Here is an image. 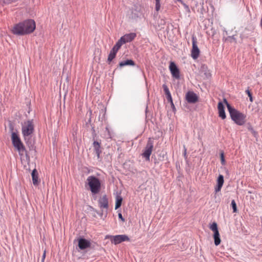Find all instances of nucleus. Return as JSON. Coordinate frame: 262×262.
<instances>
[{
  "label": "nucleus",
  "mask_w": 262,
  "mask_h": 262,
  "mask_svg": "<svg viewBox=\"0 0 262 262\" xmlns=\"http://www.w3.org/2000/svg\"><path fill=\"white\" fill-rule=\"evenodd\" d=\"M35 28V21L28 19L14 25L11 29V32L16 35H24L32 33Z\"/></svg>",
  "instance_id": "obj_1"
},
{
  "label": "nucleus",
  "mask_w": 262,
  "mask_h": 262,
  "mask_svg": "<svg viewBox=\"0 0 262 262\" xmlns=\"http://www.w3.org/2000/svg\"><path fill=\"white\" fill-rule=\"evenodd\" d=\"M118 217L122 221L124 222V219L121 213H118Z\"/></svg>",
  "instance_id": "obj_32"
},
{
  "label": "nucleus",
  "mask_w": 262,
  "mask_h": 262,
  "mask_svg": "<svg viewBox=\"0 0 262 262\" xmlns=\"http://www.w3.org/2000/svg\"><path fill=\"white\" fill-rule=\"evenodd\" d=\"M186 99L189 103H194L198 101V98L193 92H188L186 95Z\"/></svg>",
  "instance_id": "obj_13"
},
{
  "label": "nucleus",
  "mask_w": 262,
  "mask_h": 262,
  "mask_svg": "<svg viewBox=\"0 0 262 262\" xmlns=\"http://www.w3.org/2000/svg\"><path fill=\"white\" fill-rule=\"evenodd\" d=\"M135 62L131 59H128L126 61H123L119 63V66L122 67L125 66H134Z\"/></svg>",
  "instance_id": "obj_21"
},
{
  "label": "nucleus",
  "mask_w": 262,
  "mask_h": 262,
  "mask_svg": "<svg viewBox=\"0 0 262 262\" xmlns=\"http://www.w3.org/2000/svg\"><path fill=\"white\" fill-rule=\"evenodd\" d=\"M99 206L101 209L107 210L108 207V202L107 196L104 195L98 201Z\"/></svg>",
  "instance_id": "obj_11"
},
{
  "label": "nucleus",
  "mask_w": 262,
  "mask_h": 262,
  "mask_svg": "<svg viewBox=\"0 0 262 262\" xmlns=\"http://www.w3.org/2000/svg\"><path fill=\"white\" fill-rule=\"evenodd\" d=\"M93 146L98 158H99L101 150L100 149V144L97 141H94Z\"/></svg>",
  "instance_id": "obj_18"
},
{
  "label": "nucleus",
  "mask_w": 262,
  "mask_h": 262,
  "mask_svg": "<svg viewBox=\"0 0 262 262\" xmlns=\"http://www.w3.org/2000/svg\"><path fill=\"white\" fill-rule=\"evenodd\" d=\"M11 140L13 146L16 147L23 144L18 134L15 132H12L11 134Z\"/></svg>",
  "instance_id": "obj_10"
},
{
  "label": "nucleus",
  "mask_w": 262,
  "mask_h": 262,
  "mask_svg": "<svg viewBox=\"0 0 262 262\" xmlns=\"http://www.w3.org/2000/svg\"><path fill=\"white\" fill-rule=\"evenodd\" d=\"M210 229L213 232V238L214 239V244L218 246L221 244V239L220 233L217 228V224L215 222L210 226Z\"/></svg>",
  "instance_id": "obj_8"
},
{
  "label": "nucleus",
  "mask_w": 262,
  "mask_h": 262,
  "mask_svg": "<svg viewBox=\"0 0 262 262\" xmlns=\"http://www.w3.org/2000/svg\"><path fill=\"white\" fill-rule=\"evenodd\" d=\"M14 148L18 151L19 155L20 156L21 158L24 155L27 154V150L24 144L15 147Z\"/></svg>",
  "instance_id": "obj_17"
},
{
  "label": "nucleus",
  "mask_w": 262,
  "mask_h": 262,
  "mask_svg": "<svg viewBox=\"0 0 262 262\" xmlns=\"http://www.w3.org/2000/svg\"><path fill=\"white\" fill-rule=\"evenodd\" d=\"M153 147V141L151 139H149L143 152L142 154V157L145 158L146 161H149L150 156L152 151Z\"/></svg>",
  "instance_id": "obj_5"
},
{
  "label": "nucleus",
  "mask_w": 262,
  "mask_h": 262,
  "mask_svg": "<svg viewBox=\"0 0 262 262\" xmlns=\"http://www.w3.org/2000/svg\"><path fill=\"white\" fill-rule=\"evenodd\" d=\"M246 93L248 95V97H249L250 101L251 102H252L253 99H252V94L249 89H247V90H246Z\"/></svg>",
  "instance_id": "obj_29"
},
{
  "label": "nucleus",
  "mask_w": 262,
  "mask_h": 262,
  "mask_svg": "<svg viewBox=\"0 0 262 262\" xmlns=\"http://www.w3.org/2000/svg\"><path fill=\"white\" fill-rule=\"evenodd\" d=\"M231 206L232 207V209H233V212L234 213H236L237 212V207H236V203L235 202V201L233 200L231 201Z\"/></svg>",
  "instance_id": "obj_26"
},
{
  "label": "nucleus",
  "mask_w": 262,
  "mask_h": 262,
  "mask_svg": "<svg viewBox=\"0 0 262 262\" xmlns=\"http://www.w3.org/2000/svg\"><path fill=\"white\" fill-rule=\"evenodd\" d=\"M225 41H229L230 42H232V41H234L235 42H236V39H235V38L234 37V36L227 37V38H226Z\"/></svg>",
  "instance_id": "obj_27"
},
{
  "label": "nucleus",
  "mask_w": 262,
  "mask_h": 262,
  "mask_svg": "<svg viewBox=\"0 0 262 262\" xmlns=\"http://www.w3.org/2000/svg\"><path fill=\"white\" fill-rule=\"evenodd\" d=\"M220 157H221V163L223 165H224L225 164V160L224 157V154L222 151L220 154Z\"/></svg>",
  "instance_id": "obj_28"
},
{
  "label": "nucleus",
  "mask_w": 262,
  "mask_h": 262,
  "mask_svg": "<svg viewBox=\"0 0 262 262\" xmlns=\"http://www.w3.org/2000/svg\"><path fill=\"white\" fill-rule=\"evenodd\" d=\"M124 43L123 42V40H122L121 38H120V39L116 42V45L114 46L113 48L115 50L118 51L121 46Z\"/></svg>",
  "instance_id": "obj_24"
},
{
  "label": "nucleus",
  "mask_w": 262,
  "mask_h": 262,
  "mask_svg": "<svg viewBox=\"0 0 262 262\" xmlns=\"http://www.w3.org/2000/svg\"><path fill=\"white\" fill-rule=\"evenodd\" d=\"M169 70L173 77L177 79L180 78V70L173 62L170 63Z\"/></svg>",
  "instance_id": "obj_9"
},
{
  "label": "nucleus",
  "mask_w": 262,
  "mask_h": 262,
  "mask_svg": "<svg viewBox=\"0 0 262 262\" xmlns=\"http://www.w3.org/2000/svg\"><path fill=\"white\" fill-rule=\"evenodd\" d=\"M106 238H110L112 243L118 244L124 241H129V237L126 235H117L115 236H106Z\"/></svg>",
  "instance_id": "obj_6"
},
{
  "label": "nucleus",
  "mask_w": 262,
  "mask_h": 262,
  "mask_svg": "<svg viewBox=\"0 0 262 262\" xmlns=\"http://www.w3.org/2000/svg\"><path fill=\"white\" fill-rule=\"evenodd\" d=\"M161 0H155V10L157 12H159L161 8Z\"/></svg>",
  "instance_id": "obj_25"
},
{
  "label": "nucleus",
  "mask_w": 262,
  "mask_h": 262,
  "mask_svg": "<svg viewBox=\"0 0 262 262\" xmlns=\"http://www.w3.org/2000/svg\"><path fill=\"white\" fill-rule=\"evenodd\" d=\"M117 52V51L115 50L113 48L111 50L107 58L108 61L111 62L115 58Z\"/></svg>",
  "instance_id": "obj_22"
},
{
  "label": "nucleus",
  "mask_w": 262,
  "mask_h": 262,
  "mask_svg": "<svg viewBox=\"0 0 262 262\" xmlns=\"http://www.w3.org/2000/svg\"><path fill=\"white\" fill-rule=\"evenodd\" d=\"M178 2H180L185 7V8L187 10H189V7L186 4H185L182 0H177Z\"/></svg>",
  "instance_id": "obj_30"
},
{
  "label": "nucleus",
  "mask_w": 262,
  "mask_h": 262,
  "mask_svg": "<svg viewBox=\"0 0 262 262\" xmlns=\"http://www.w3.org/2000/svg\"><path fill=\"white\" fill-rule=\"evenodd\" d=\"M224 102L227 105L231 119L238 125L245 124L246 121V115L232 107L226 99H224Z\"/></svg>",
  "instance_id": "obj_2"
},
{
  "label": "nucleus",
  "mask_w": 262,
  "mask_h": 262,
  "mask_svg": "<svg viewBox=\"0 0 262 262\" xmlns=\"http://www.w3.org/2000/svg\"><path fill=\"white\" fill-rule=\"evenodd\" d=\"M260 24L262 26V17H261V20H260Z\"/></svg>",
  "instance_id": "obj_34"
},
{
  "label": "nucleus",
  "mask_w": 262,
  "mask_h": 262,
  "mask_svg": "<svg viewBox=\"0 0 262 262\" xmlns=\"http://www.w3.org/2000/svg\"><path fill=\"white\" fill-rule=\"evenodd\" d=\"M46 250H45L43 252L42 257V262H44L45 259L46 258Z\"/></svg>",
  "instance_id": "obj_31"
},
{
  "label": "nucleus",
  "mask_w": 262,
  "mask_h": 262,
  "mask_svg": "<svg viewBox=\"0 0 262 262\" xmlns=\"http://www.w3.org/2000/svg\"><path fill=\"white\" fill-rule=\"evenodd\" d=\"M217 108L219 111V116L222 119H225L226 117L224 110V106L222 102H219L217 104Z\"/></svg>",
  "instance_id": "obj_16"
},
{
  "label": "nucleus",
  "mask_w": 262,
  "mask_h": 262,
  "mask_svg": "<svg viewBox=\"0 0 262 262\" xmlns=\"http://www.w3.org/2000/svg\"><path fill=\"white\" fill-rule=\"evenodd\" d=\"M192 44L191 56L193 59H196L200 55V51L197 46V39L194 36L192 38Z\"/></svg>",
  "instance_id": "obj_7"
},
{
  "label": "nucleus",
  "mask_w": 262,
  "mask_h": 262,
  "mask_svg": "<svg viewBox=\"0 0 262 262\" xmlns=\"http://www.w3.org/2000/svg\"><path fill=\"white\" fill-rule=\"evenodd\" d=\"M186 148H184V156L185 158H187V153H186Z\"/></svg>",
  "instance_id": "obj_33"
},
{
  "label": "nucleus",
  "mask_w": 262,
  "mask_h": 262,
  "mask_svg": "<svg viewBox=\"0 0 262 262\" xmlns=\"http://www.w3.org/2000/svg\"><path fill=\"white\" fill-rule=\"evenodd\" d=\"M224 182V177L223 175L220 174L217 180V185L215 187V191L216 192L221 191V188Z\"/></svg>",
  "instance_id": "obj_15"
},
{
  "label": "nucleus",
  "mask_w": 262,
  "mask_h": 262,
  "mask_svg": "<svg viewBox=\"0 0 262 262\" xmlns=\"http://www.w3.org/2000/svg\"><path fill=\"white\" fill-rule=\"evenodd\" d=\"M34 132V124L31 120L24 122L22 125V134L24 137L31 135Z\"/></svg>",
  "instance_id": "obj_4"
},
{
  "label": "nucleus",
  "mask_w": 262,
  "mask_h": 262,
  "mask_svg": "<svg viewBox=\"0 0 262 262\" xmlns=\"http://www.w3.org/2000/svg\"><path fill=\"white\" fill-rule=\"evenodd\" d=\"M163 88L164 91L165 92V94L166 96V98H167V100L172 103V97H171L170 93L169 91V89H168L167 86L165 84H163Z\"/></svg>",
  "instance_id": "obj_20"
},
{
  "label": "nucleus",
  "mask_w": 262,
  "mask_h": 262,
  "mask_svg": "<svg viewBox=\"0 0 262 262\" xmlns=\"http://www.w3.org/2000/svg\"><path fill=\"white\" fill-rule=\"evenodd\" d=\"M87 184L93 194L98 193L101 189V182L100 180L94 176H89L87 179Z\"/></svg>",
  "instance_id": "obj_3"
},
{
  "label": "nucleus",
  "mask_w": 262,
  "mask_h": 262,
  "mask_svg": "<svg viewBox=\"0 0 262 262\" xmlns=\"http://www.w3.org/2000/svg\"><path fill=\"white\" fill-rule=\"evenodd\" d=\"M122 198L120 195H117L116 198L115 209L119 208L122 204Z\"/></svg>",
  "instance_id": "obj_23"
},
{
  "label": "nucleus",
  "mask_w": 262,
  "mask_h": 262,
  "mask_svg": "<svg viewBox=\"0 0 262 262\" xmlns=\"http://www.w3.org/2000/svg\"><path fill=\"white\" fill-rule=\"evenodd\" d=\"M91 245V242L85 238H80L78 239V247L81 250L90 248Z\"/></svg>",
  "instance_id": "obj_12"
},
{
  "label": "nucleus",
  "mask_w": 262,
  "mask_h": 262,
  "mask_svg": "<svg viewBox=\"0 0 262 262\" xmlns=\"http://www.w3.org/2000/svg\"><path fill=\"white\" fill-rule=\"evenodd\" d=\"M32 178V181L33 184L34 185H37L38 184V172L36 169H34L31 173Z\"/></svg>",
  "instance_id": "obj_19"
},
{
  "label": "nucleus",
  "mask_w": 262,
  "mask_h": 262,
  "mask_svg": "<svg viewBox=\"0 0 262 262\" xmlns=\"http://www.w3.org/2000/svg\"><path fill=\"white\" fill-rule=\"evenodd\" d=\"M136 34L135 33H130L126 34L121 37V40H123V42L124 43L128 42H130L133 40L136 37Z\"/></svg>",
  "instance_id": "obj_14"
}]
</instances>
